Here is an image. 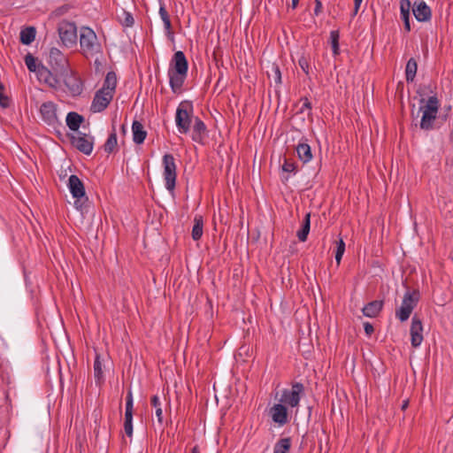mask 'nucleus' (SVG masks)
I'll list each match as a JSON object with an SVG mask.
<instances>
[{
	"mask_svg": "<svg viewBox=\"0 0 453 453\" xmlns=\"http://www.w3.org/2000/svg\"><path fill=\"white\" fill-rule=\"evenodd\" d=\"M133 395L132 391L129 389L126 397V411L125 414L133 415Z\"/></svg>",
	"mask_w": 453,
	"mask_h": 453,
	"instance_id": "43",
	"label": "nucleus"
},
{
	"mask_svg": "<svg viewBox=\"0 0 453 453\" xmlns=\"http://www.w3.org/2000/svg\"><path fill=\"white\" fill-rule=\"evenodd\" d=\"M159 14L164 22L165 29L166 31L167 37L170 40H173V32L172 30V23L170 19V16L165 9L164 4L160 3Z\"/></svg>",
	"mask_w": 453,
	"mask_h": 453,
	"instance_id": "25",
	"label": "nucleus"
},
{
	"mask_svg": "<svg viewBox=\"0 0 453 453\" xmlns=\"http://www.w3.org/2000/svg\"><path fill=\"white\" fill-rule=\"evenodd\" d=\"M163 165L165 187L173 194L176 184V165L173 156L172 154H165Z\"/></svg>",
	"mask_w": 453,
	"mask_h": 453,
	"instance_id": "9",
	"label": "nucleus"
},
{
	"mask_svg": "<svg viewBox=\"0 0 453 453\" xmlns=\"http://www.w3.org/2000/svg\"><path fill=\"white\" fill-rule=\"evenodd\" d=\"M117 145H118L117 134H116V129L113 127L112 132L110 134L108 139L106 140V142L104 145V150L106 153L111 154L113 152V150H115Z\"/></svg>",
	"mask_w": 453,
	"mask_h": 453,
	"instance_id": "33",
	"label": "nucleus"
},
{
	"mask_svg": "<svg viewBox=\"0 0 453 453\" xmlns=\"http://www.w3.org/2000/svg\"><path fill=\"white\" fill-rule=\"evenodd\" d=\"M207 132V128L203 120L199 118L195 119V124L193 126L192 140L196 142L203 143V138Z\"/></svg>",
	"mask_w": 453,
	"mask_h": 453,
	"instance_id": "18",
	"label": "nucleus"
},
{
	"mask_svg": "<svg viewBox=\"0 0 453 453\" xmlns=\"http://www.w3.org/2000/svg\"><path fill=\"white\" fill-rule=\"evenodd\" d=\"M80 45L86 58L100 53L102 49L96 33L88 27L81 28Z\"/></svg>",
	"mask_w": 453,
	"mask_h": 453,
	"instance_id": "2",
	"label": "nucleus"
},
{
	"mask_svg": "<svg viewBox=\"0 0 453 453\" xmlns=\"http://www.w3.org/2000/svg\"><path fill=\"white\" fill-rule=\"evenodd\" d=\"M296 169V163L289 162L287 158H285L284 164L282 165V170L285 173H294Z\"/></svg>",
	"mask_w": 453,
	"mask_h": 453,
	"instance_id": "44",
	"label": "nucleus"
},
{
	"mask_svg": "<svg viewBox=\"0 0 453 453\" xmlns=\"http://www.w3.org/2000/svg\"><path fill=\"white\" fill-rule=\"evenodd\" d=\"M311 407H309V413H308L309 418L311 417Z\"/></svg>",
	"mask_w": 453,
	"mask_h": 453,
	"instance_id": "55",
	"label": "nucleus"
},
{
	"mask_svg": "<svg viewBox=\"0 0 453 453\" xmlns=\"http://www.w3.org/2000/svg\"><path fill=\"white\" fill-rule=\"evenodd\" d=\"M37 75L40 80H42L50 87L57 88L59 83L57 75L41 63L39 64V73Z\"/></svg>",
	"mask_w": 453,
	"mask_h": 453,
	"instance_id": "17",
	"label": "nucleus"
},
{
	"mask_svg": "<svg viewBox=\"0 0 453 453\" xmlns=\"http://www.w3.org/2000/svg\"><path fill=\"white\" fill-rule=\"evenodd\" d=\"M58 32L65 47H73L77 42V27L74 22L63 20L58 24Z\"/></svg>",
	"mask_w": 453,
	"mask_h": 453,
	"instance_id": "7",
	"label": "nucleus"
},
{
	"mask_svg": "<svg viewBox=\"0 0 453 453\" xmlns=\"http://www.w3.org/2000/svg\"><path fill=\"white\" fill-rule=\"evenodd\" d=\"M298 65L305 74H309V62L305 57H301L298 60Z\"/></svg>",
	"mask_w": 453,
	"mask_h": 453,
	"instance_id": "45",
	"label": "nucleus"
},
{
	"mask_svg": "<svg viewBox=\"0 0 453 453\" xmlns=\"http://www.w3.org/2000/svg\"><path fill=\"white\" fill-rule=\"evenodd\" d=\"M203 219L201 215H196L194 218V226L192 228V238L194 241H198L203 235Z\"/></svg>",
	"mask_w": 453,
	"mask_h": 453,
	"instance_id": "31",
	"label": "nucleus"
},
{
	"mask_svg": "<svg viewBox=\"0 0 453 453\" xmlns=\"http://www.w3.org/2000/svg\"><path fill=\"white\" fill-rule=\"evenodd\" d=\"M113 96L111 95V92H105L104 89L97 90L93 98L90 111L93 112L103 111L107 108Z\"/></svg>",
	"mask_w": 453,
	"mask_h": 453,
	"instance_id": "12",
	"label": "nucleus"
},
{
	"mask_svg": "<svg viewBox=\"0 0 453 453\" xmlns=\"http://www.w3.org/2000/svg\"><path fill=\"white\" fill-rule=\"evenodd\" d=\"M117 85V76L115 72H108L104 81V85L100 89H104L105 92H111L113 96Z\"/></svg>",
	"mask_w": 453,
	"mask_h": 453,
	"instance_id": "28",
	"label": "nucleus"
},
{
	"mask_svg": "<svg viewBox=\"0 0 453 453\" xmlns=\"http://www.w3.org/2000/svg\"><path fill=\"white\" fill-rule=\"evenodd\" d=\"M345 252V242L342 238L336 242L335 261L337 265L341 264L342 257Z\"/></svg>",
	"mask_w": 453,
	"mask_h": 453,
	"instance_id": "39",
	"label": "nucleus"
},
{
	"mask_svg": "<svg viewBox=\"0 0 453 453\" xmlns=\"http://www.w3.org/2000/svg\"><path fill=\"white\" fill-rule=\"evenodd\" d=\"M269 415L272 420L279 426H283L288 423V407L281 403H275L269 410Z\"/></svg>",
	"mask_w": 453,
	"mask_h": 453,
	"instance_id": "13",
	"label": "nucleus"
},
{
	"mask_svg": "<svg viewBox=\"0 0 453 453\" xmlns=\"http://www.w3.org/2000/svg\"><path fill=\"white\" fill-rule=\"evenodd\" d=\"M119 19L120 23L127 27H132L134 23L133 15L125 10L122 11L121 16H119Z\"/></svg>",
	"mask_w": 453,
	"mask_h": 453,
	"instance_id": "40",
	"label": "nucleus"
},
{
	"mask_svg": "<svg viewBox=\"0 0 453 453\" xmlns=\"http://www.w3.org/2000/svg\"><path fill=\"white\" fill-rule=\"evenodd\" d=\"M418 71V63L414 58H411L405 67V78L407 82H412Z\"/></svg>",
	"mask_w": 453,
	"mask_h": 453,
	"instance_id": "30",
	"label": "nucleus"
},
{
	"mask_svg": "<svg viewBox=\"0 0 453 453\" xmlns=\"http://www.w3.org/2000/svg\"><path fill=\"white\" fill-rule=\"evenodd\" d=\"M40 113L42 120L52 127L57 135L60 137L63 134L61 129H65V127L58 119L56 104L50 101L43 103L40 107Z\"/></svg>",
	"mask_w": 453,
	"mask_h": 453,
	"instance_id": "6",
	"label": "nucleus"
},
{
	"mask_svg": "<svg viewBox=\"0 0 453 453\" xmlns=\"http://www.w3.org/2000/svg\"><path fill=\"white\" fill-rule=\"evenodd\" d=\"M133 141L136 144H142L147 136V132L144 130L142 124L138 120H134L132 124Z\"/></svg>",
	"mask_w": 453,
	"mask_h": 453,
	"instance_id": "21",
	"label": "nucleus"
},
{
	"mask_svg": "<svg viewBox=\"0 0 453 453\" xmlns=\"http://www.w3.org/2000/svg\"><path fill=\"white\" fill-rule=\"evenodd\" d=\"M25 64L29 72L39 73V64L37 65V58L31 53H27L24 58Z\"/></svg>",
	"mask_w": 453,
	"mask_h": 453,
	"instance_id": "35",
	"label": "nucleus"
},
{
	"mask_svg": "<svg viewBox=\"0 0 453 453\" xmlns=\"http://www.w3.org/2000/svg\"><path fill=\"white\" fill-rule=\"evenodd\" d=\"M11 98L4 94V85L0 82V106L6 109L10 106Z\"/></svg>",
	"mask_w": 453,
	"mask_h": 453,
	"instance_id": "41",
	"label": "nucleus"
},
{
	"mask_svg": "<svg viewBox=\"0 0 453 453\" xmlns=\"http://www.w3.org/2000/svg\"><path fill=\"white\" fill-rule=\"evenodd\" d=\"M291 448V438L280 439L274 445L273 453H288Z\"/></svg>",
	"mask_w": 453,
	"mask_h": 453,
	"instance_id": "32",
	"label": "nucleus"
},
{
	"mask_svg": "<svg viewBox=\"0 0 453 453\" xmlns=\"http://www.w3.org/2000/svg\"><path fill=\"white\" fill-rule=\"evenodd\" d=\"M151 404L153 407H155L156 409V416H157V421L159 422V424H162L163 422V411H162V408H161V405H160V402H159V398L157 395H153L151 397Z\"/></svg>",
	"mask_w": 453,
	"mask_h": 453,
	"instance_id": "38",
	"label": "nucleus"
},
{
	"mask_svg": "<svg viewBox=\"0 0 453 453\" xmlns=\"http://www.w3.org/2000/svg\"><path fill=\"white\" fill-rule=\"evenodd\" d=\"M362 1L363 0H354V3L356 4L357 8H360Z\"/></svg>",
	"mask_w": 453,
	"mask_h": 453,
	"instance_id": "53",
	"label": "nucleus"
},
{
	"mask_svg": "<svg viewBox=\"0 0 453 453\" xmlns=\"http://www.w3.org/2000/svg\"><path fill=\"white\" fill-rule=\"evenodd\" d=\"M188 62L183 51H176L170 63L168 71L169 83L172 91L179 94L188 75Z\"/></svg>",
	"mask_w": 453,
	"mask_h": 453,
	"instance_id": "1",
	"label": "nucleus"
},
{
	"mask_svg": "<svg viewBox=\"0 0 453 453\" xmlns=\"http://www.w3.org/2000/svg\"><path fill=\"white\" fill-rule=\"evenodd\" d=\"M311 228V213L308 212L305 214L304 218L302 221L301 228L297 231V237L300 242H305L307 240L308 234L310 233Z\"/></svg>",
	"mask_w": 453,
	"mask_h": 453,
	"instance_id": "27",
	"label": "nucleus"
},
{
	"mask_svg": "<svg viewBox=\"0 0 453 453\" xmlns=\"http://www.w3.org/2000/svg\"><path fill=\"white\" fill-rule=\"evenodd\" d=\"M298 3H299V0H292V4H291V7L293 9H296V6L298 5Z\"/></svg>",
	"mask_w": 453,
	"mask_h": 453,
	"instance_id": "51",
	"label": "nucleus"
},
{
	"mask_svg": "<svg viewBox=\"0 0 453 453\" xmlns=\"http://www.w3.org/2000/svg\"><path fill=\"white\" fill-rule=\"evenodd\" d=\"M421 111H423V115L420 120V128L426 131L433 129L437 112L425 109Z\"/></svg>",
	"mask_w": 453,
	"mask_h": 453,
	"instance_id": "22",
	"label": "nucleus"
},
{
	"mask_svg": "<svg viewBox=\"0 0 453 453\" xmlns=\"http://www.w3.org/2000/svg\"><path fill=\"white\" fill-rule=\"evenodd\" d=\"M339 39H340V33L338 30H333L330 32V43L332 46L333 54L334 56L340 54Z\"/></svg>",
	"mask_w": 453,
	"mask_h": 453,
	"instance_id": "36",
	"label": "nucleus"
},
{
	"mask_svg": "<svg viewBox=\"0 0 453 453\" xmlns=\"http://www.w3.org/2000/svg\"><path fill=\"white\" fill-rule=\"evenodd\" d=\"M413 15L419 22H426L431 19V8L423 1H415L411 5Z\"/></svg>",
	"mask_w": 453,
	"mask_h": 453,
	"instance_id": "14",
	"label": "nucleus"
},
{
	"mask_svg": "<svg viewBox=\"0 0 453 453\" xmlns=\"http://www.w3.org/2000/svg\"><path fill=\"white\" fill-rule=\"evenodd\" d=\"M267 74L269 78L273 79L276 85L281 83V73L278 65L273 64L271 66V72L267 71Z\"/></svg>",
	"mask_w": 453,
	"mask_h": 453,
	"instance_id": "37",
	"label": "nucleus"
},
{
	"mask_svg": "<svg viewBox=\"0 0 453 453\" xmlns=\"http://www.w3.org/2000/svg\"><path fill=\"white\" fill-rule=\"evenodd\" d=\"M408 405H409V400H404V401L403 402V404H402V406H401V409H402L403 411H405V410L407 409Z\"/></svg>",
	"mask_w": 453,
	"mask_h": 453,
	"instance_id": "49",
	"label": "nucleus"
},
{
	"mask_svg": "<svg viewBox=\"0 0 453 453\" xmlns=\"http://www.w3.org/2000/svg\"><path fill=\"white\" fill-rule=\"evenodd\" d=\"M191 453H200L199 447L197 445L194 446L191 449Z\"/></svg>",
	"mask_w": 453,
	"mask_h": 453,
	"instance_id": "50",
	"label": "nucleus"
},
{
	"mask_svg": "<svg viewBox=\"0 0 453 453\" xmlns=\"http://www.w3.org/2000/svg\"><path fill=\"white\" fill-rule=\"evenodd\" d=\"M415 107V104L412 105V109ZM430 110L438 112L439 109V100L435 96H430L426 102V104L425 106H420L418 111H417L416 116L414 115V111H411L412 118H418L419 115V112L423 110Z\"/></svg>",
	"mask_w": 453,
	"mask_h": 453,
	"instance_id": "29",
	"label": "nucleus"
},
{
	"mask_svg": "<svg viewBox=\"0 0 453 453\" xmlns=\"http://www.w3.org/2000/svg\"><path fill=\"white\" fill-rule=\"evenodd\" d=\"M411 8V3L410 0H401L400 2V11H401V18L403 21L404 29L406 32L411 31V24H410V10Z\"/></svg>",
	"mask_w": 453,
	"mask_h": 453,
	"instance_id": "23",
	"label": "nucleus"
},
{
	"mask_svg": "<svg viewBox=\"0 0 453 453\" xmlns=\"http://www.w3.org/2000/svg\"><path fill=\"white\" fill-rule=\"evenodd\" d=\"M364 329L365 334L370 336L374 332L373 326L370 322L364 323Z\"/></svg>",
	"mask_w": 453,
	"mask_h": 453,
	"instance_id": "47",
	"label": "nucleus"
},
{
	"mask_svg": "<svg viewBox=\"0 0 453 453\" xmlns=\"http://www.w3.org/2000/svg\"><path fill=\"white\" fill-rule=\"evenodd\" d=\"M124 430L128 437L133 434V415L125 414Z\"/></svg>",
	"mask_w": 453,
	"mask_h": 453,
	"instance_id": "42",
	"label": "nucleus"
},
{
	"mask_svg": "<svg viewBox=\"0 0 453 453\" xmlns=\"http://www.w3.org/2000/svg\"><path fill=\"white\" fill-rule=\"evenodd\" d=\"M64 81L72 96H77L82 93L83 82L80 77L74 74L66 75Z\"/></svg>",
	"mask_w": 453,
	"mask_h": 453,
	"instance_id": "16",
	"label": "nucleus"
},
{
	"mask_svg": "<svg viewBox=\"0 0 453 453\" xmlns=\"http://www.w3.org/2000/svg\"><path fill=\"white\" fill-rule=\"evenodd\" d=\"M84 120V117L75 111L68 112L65 119L66 126L73 132L79 130Z\"/></svg>",
	"mask_w": 453,
	"mask_h": 453,
	"instance_id": "20",
	"label": "nucleus"
},
{
	"mask_svg": "<svg viewBox=\"0 0 453 453\" xmlns=\"http://www.w3.org/2000/svg\"><path fill=\"white\" fill-rule=\"evenodd\" d=\"M288 178H289L288 176H285V177H283L282 181H283L284 183H286V182L288 180Z\"/></svg>",
	"mask_w": 453,
	"mask_h": 453,
	"instance_id": "54",
	"label": "nucleus"
},
{
	"mask_svg": "<svg viewBox=\"0 0 453 453\" xmlns=\"http://www.w3.org/2000/svg\"><path fill=\"white\" fill-rule=\"evenodd\" d=\"M420 103H421V104H424V103H425V99H424V98H421V99H420Z\"/></svg>",
	"mask_w": 453,
	"mask_h": 453,
	"instance_id": "56",
	"label": "nucleus"
},
{
	"mask_svg": "<svg viewBox=\"0 0 453 453\" xmlns=\"http://www.w3.org/2000/svg\"><path fill=\"white\" fill-rule=\"evenodd\" d=\"M193 105L191 102L184 101L176 110L175 121L180 134H187L192 121Z\"/></svg>",
	"mask_w": 453,
	"mask_h": 453,
	"instance_id": "5",
	"label": "nucleus"
},
{
	"mask_svg": "<svg viewBox=\"0 0 453 453\" xmlns=\"http://www.w3.org/2000/svg\"><path fill=\"white\" fill-rule=\"evenodd\" d=\"M36 36V28L33 26L26 27L19 33V42L23 45H30Z\"/></svg>",
	"mask_w": 453,
	"mask_h": 453,
	"instance_id": "24",
	"label": "nucleus"
},
{
	"mask_svg": "<svg viewBox=\"0 0 453 453\" xmlns=\"http://www.w3.org/2000/svg\"><path fill=\"white\" fill-rule=\"evenodd\" d=\"M420 294L418 289L406 291L403 298L402 305L395 311V316L401 322L408 320L412 311L417 306Z\"/></svg>",
	"mask_w": 453,
	"mask_h": 453,
	"instance_id": "4",
	"label": "nucleus"
},
{
	"mask_svg": "<svg viewBox=\"0 0 453 453\" xmlns=\"http://www.w3.org/2000/svg\"><path fill=\"white\" fill-rule=\"evenodd\" d=\"M314 14L318 16L322 12V3L320 0H315Z\"/></svg>",
	"mask_w": 453,
	"mask_h": 453,
	"instance_id": "48",
	"label": "nucleus"
},
{
	"mask_svg": "<svg viewBox=\"0 0 453 453\" xmlns=\"http://www.w3.org/2000/svg\"><path fill=\"white\" fill-rule=\"evenodd\" d=\"M302 101H303V104L300 110V112H303L304 110H309L311 111V102L309 101V99L307 97H303L301 98Z\"/></svg>",
	"mask_w": 453,
	"mask_h": 453,
	"instance_id": "46",
	"label": "nucleus"
},
{
	"mask_svg": "<svg viewBox=\"0 0 453 453\" xmlns=\"http://www.w3.org/2000/svg\"><path fill=\"white\" fill-rule=\"evenodd\" d=\"M358 10H359V8H357L356 4L354 3V10H353V12H352V16L353 17L357 14Z\"/></svg>",
	"mask_w": 453,
	"mask_h": 453,
	"instance_id": "52",
	"label": "nucleus"
},
{
	"mask_svg": "<svg viewBox=\"0 0 453 453\" xmlns=\"http://www.w3.org/2000/svg\"><path fill=\"white\" fill-rule=\"evenodd\" d=\"M50 65L55 73L64 74L67 72L68 61L65 56L57 48L50 51Z\"/></svg>",
	"mask_w": 453,
	"mask_h": 453,
	"instance_id": "11",
	"label": "nucleus"
},
{
	"mask_svg": "<svg viewBox=\"0 0 453 453\" xmlns=\"http://www.w3.org/2000/svg\"><path fill=\"white\" fill-rule=\"evenodd\" d=\"M67 185L72 196L75 198V208L81 213H83L84 210H86L88 207V205L86 204V203L88 202V197L86 196L83 182L77 175L72 174L68 179Z\"/></svg>",
	"mask_w": 453,
	"mask_h": 453,
	"instance_id": "3",
	"label": "nucleus"
},
{
	"mask_svg": "<svg viewBox=\"0 0 453 453\" xmlns=\"http://www.w3.org/2000/svg\"><path fill=\"white\" fill-rule=\"evenodd\" d=\"M94 376L96 379V383L97 385H101L104 382V374L102 369V364L100 361V356L96 354L95 362H94Z\"/></svg>",
	"mask_w": 453,
	"mask_h": 453,
	"instance_id": "34",
	"label": "nucleus"
},
{
	"mask_svg": "<svg viewBox=\"0 0 453 453\" xmlns=\"http://www.w3.org/2000/svg\"><path fill=\"white\" fill-rule=\"evenodd\" d=\"M296 150L299 159L303 163H307L312 158L311 149L308 143L299 142Z\"/></svg>",
	"mask_w": 453,
	"mask_h": 453,
	"instance_id": "26",
	"label": "nucleus"
},
{
	"mask_svg": "<svg viewBox=\"0 0 453 453\" xmlns=\"http://www.w3.org/2000/svg\"><path fill=\"white\" fill-rule=\"evenodd\" d=\"M71 144L85 155H90L94 146V137L87 134H81L79 136L68 134Z\"/></svg>",
	"mask_w": 453,
	"mask_h": 453,
	"instance_id": "10",
	"label": "nucleus"
},
{
	"mask_svg": "<svg viewBox=\"0 0 453 453\" xmlns=\"http://www.w3.org/2000/svg\"><path fill=\"white\" fill-rule=\"evenodd\" d=\"M121 129H122V131H123V132H125V131H126V129H125V126H124V125L121 127Z\"/></svg>",
	"mask_w": 453,
	"mask_h": 453,
	"instance_id": "57",
	"label": "nucleus"
},
{
	"mask_svg": "<svg viewBox=\"0 0 453 453\" xmlns=\"http://www.w3.org/2000/svg\"><path fill=\"white\" fill-rule=\"evenodd\" d=\"M423 326L421 319L415 314L411 319V345L414 348L418 347L423 341Z\"/></svg>",
	"mask_w": 453,
	"mask_h": 453,
	"instance_id": "15",
	"label": "nucleus"
},
{
	"mask_svg": "<svg viewBox=\"0 0 453 453\" xmlns=\"http://www.w3.org/2000/svg\"><path fill=\"white\" fill-rule=\"evenodd\" d=\"M383 303H384L381 300L372 301L362 309V312L365 317L375 318L382 310Z\"/></svg>",
	"mask_w": 453,
	"mask_h": 453,
	"instance_id": "19",
	"label": "nucleus"
},
{
	"mask_svg": "<svg viewBox=\"0 0 453 453\" xmlns=\"http://www.w3.org/2000/svg\"><path fill=\"white\" fill-rule=\"evenodd\" d=\"M304 391V386L301 382H295L292 384V388H285L282 391L280 398V403L285 406H290L292 408L299 405L301 400V395Z\"/></svg>",
	"mask_w": 453,
	"mask_h": 453,
	"instance_id": "8",
	"label": "nucleus"
}]
</instances>
